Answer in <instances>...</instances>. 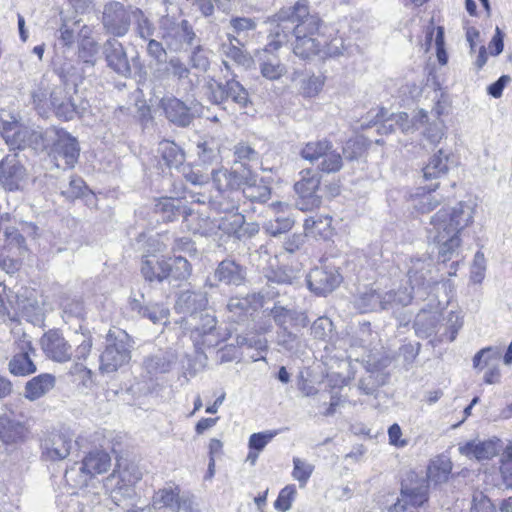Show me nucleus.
<instances>
[{"instance_id": "nucleus-10", "label": "nucleus", "mask_w": 512, "mask_h": 512, "mask_svg": "<svg viewBox=\"0 0 512 512\" xmlns=\"http://www.w3.org/2000/svg\"><path fill=\"white\" fill-rule=\"evenodd\" d=\"M271 34L275 39L265 49L258 52L257 61L261 75L268 80L275 81L287 73L286 65L273 53L287 41V35L278 30H271Z\"/></svg>"}, {"instance_id": "nucleus-23", "label": "nucleus", "mask_w": 512, "mask_h": 512, "mask_svg": "<svg viewBox=\"0 0 512 512\" xmlns=\"http://www.w3.org/2000/svg\"><path fill=\"white\" fill-rule=\"evenodd\" d=\"M103 54L107 66L120 76L131 75V66L122 43L116 39H108L103 46Z\"/></svg>"}, {"instance_id": "nucleus-50", "label": "nucleus", "mask_w": 512, "mask_h": 512, "mask_svg": "<svg viewBox=\"0 0 512 512\" xmlns=\"http://www.w3.org/2000/svg\"><path fill=\"white\" fill-rule=\"evenodd\" d=\"M343 166L341 154L333 147L328 149L318 162V169L325 173H336Z\"/></svg>"}, {"instance_id": "nucleus-17", "label": "nucleus", "mask_w": 512, "mask_h": 512, "mask_svg": "<svg viewBox=\"0 0 512 512\" xmlns=\"http://www.w3.org/2000/svg\"><path fill=\"white\" fill-rule=\"evenodd\" d=\"M162 108L166 117L178 126H188L196 114L202 113V106L194 103L187 106L181 100L174 97L163 98L161 101Z\"/></svg>"}, {"instance_id": "nucleus-15", "label": "nucleus", "mask_w": 512, "mask_h": 512, "mask_svg": "<svg viewBox=\"0 0 512 512\" xmlns=\"http://www.w3.org/2000/svg\"><path fill=\"white\" fill-rule=\"evenodd\" d=\"M428 482L421 480L412 486H403L401 497L391 507L393 512H415L428 501Z\"/></svg>"}, {"instance_id": "nucleus-60", "label": "nucleus", "mask_w": 512, "mask_h": 512, "mask_svg": "<svg viewBox=\"0 0 512 512\" xmlns=\"http://www.w3.org/2000/svg\"><path fill=\"white\" fill-rule=\"evenodd\" d=\"M382 384L383 379L379 374L367 372V374L359 380L358 389L365 395H373Z\"/></svg>"}, {"instance_id": "nucleus-25", "label": "nucleus", "mask_w": 512, "mask_h": 512, "mask_svg": "<svg viewBox=\"0 0 512 512\" xmlns=\"http://www.w3.org/2000/svg\"><path fill=\"white\" fill-rule=\"evenodd\" d=\"M219 204V210L227 213L225 216L218 218V231H222L224 234L232 235L237 238L238 230L241 225L244 224V215L238 212H234L238 209V200L231 198L226 204L221 202Z\"/></svg>"}, {"instance_id": "nucleus-31", "label": "nucleus", "mask_w": 512, "mask_h": 512, "mask_svg": "<svg viewBox=\"0 0 512 512\" xmlns=\"http://www.w3.org/2000/svg\"><path fill=\"white\" fill-rule=\"evenodd\" d=\"M215 278L226 285H241L246 278V269L234 260L225 259L218 264Z\"/></svg>"}, {"instance_id": "nucleus-46", "label": "nucleus", "mask_w": 512, "mask_h": 512, "mask_svg": "<svg viewBox=\"0 0 512 512\" xmlns=\"http://www.w3.org/2000/svg\"><path fill=\"white\" fill-rule=\"evenodd\" d=\"M332 148V142L327 139L310 141L301 149L300 155L303 159L315 163L319 162L323 154Z\"/></svg>"}, {"instance_id": "nucleus-44", "label": "nucleus", "mask_w": 512, "mask_h": 512, "mask_svg": "<svg viewBox=\"0 0 512 512\" xmlns=\"http://www.w3.org/2000/svg\"><path fill=\"white\" fill-rule=\"evenodd\" d=\"M501 350L497 347H486L478 351L473 357V367L481 372L493 364H499Z\"/></svg>"}, {"instance_id": "nucleus-13", "label": "nucleus", "mask_w": 512, "mask_h": 512, "mask_svg": "<svg viewBox=\"0 0 512 512\" xmlns=\"http://www.w3.org/2000/svg\"><path fill=\"white\" fill-rule=\"evenodd\" d=\"M299 195L297 206L300 210H312L321 205V196L318 195L320 188V175L311 170L304 169L300 172V179L294 185Z\"/></svg>"}, {"instance_id": "nucleus-29", "label": "nucleus", "mask_w": 512, "mask_h": 512, "mask_svg": "<svg viewBox=\"0 0 512 512\" xmlns=\"http://www.w3.org/2000/svg\"><path fill=\"white\" fill-rule=\"evenodd\" d=\"M260 304V297L256 294L247 295L246 297H232L227 304L229 319L233 322L242 321L252 315Z\"/></svg>"}, {"instance_id": "nucleus-34", "label": "nucleus", "mask_w": 512, "mask_h": 512, "mask_svg": "<svg viewBox=\"0 0 512 512\" xmlns=\"http://www.w3.org/2000/svg\"><path fill=\"white\" fill-rule=\"evenodd\" d=\"M333 31L334 29L329 26L327 34L321 37L319 52L316 54L318 59L325 60L327 58H336L345 54L347 47L344 44L343 37L339 35L333 36Z\"/></svg>"}, {"instance_id": "nucleus-47", "label": "nucleus", "mask_w": 512, "mask_h": 512, "mask_svg": "<svg viewBox=\"0 0 512 512\" xmlns=\"http://www.w3.org/2000/svg\"><path fill=\"white\" fill-rule=\"evenodd\" d=\"M32 291L25 289L24 293L19 295L17 293L16 309L23 317L32 320L33 317L41 313V308L35 299H32Z\"/></svg>"}, {"instance_id": "nucleus-57", "label": "nucleus", "mask_w": 512, "mask_h": 512, "mask_svg": "<svg viewBox=\"0 0 512 512\" xmlns=\"http://www.w3.org/2000/svg\"><path fill=\"white\" fill-rule=\"evenodd\" d=\"M132 17L136 20L137 35L144 40L151 38L154 34V26L144 13L140 9L135 8Z\"/></svg>"}, {"instance_id": "nucleus-61", "label": "nucleus", "mask_w": 512, "mask_h": 512, "mask_svg": "<svg viewBox=\"0 0 512 512\" xmlns=\"http://www.w3.org/2000/svg\"><path fill=\"white\" fill-rule=\"evenodd\" d=\"M295 495L296 488L293 485H288L284 487L280 491L276 501L274 502L275 509L280 512H287L288 510H290Z\"/></svg>"}, {"instance_id": "nucleus-52", "label": "nucleus", "mask_w": 512, "mask_h": 512, "mask_svg": "<svg viewBox=\"0 0 512 512\" xmlns=\"http://www.w3.org/2000/svg\"><path fill=\"white\" fill-rule=\"evenodd\" d=\"M229 44L222 45L223 53L229 58L233 59L236 63L244 65L248 62V57L242 49L234 44V42L240 46H244L242 39L237 38L235 35L228 33Z\"/></svg>"}, {"instance_id": "nucleus-36", "label": "nucleus", "mask_w": 512, "mask_h": 512, "mask_svg": "<svg viewBox=\"0 0 512 512\" xmlns=\"http://www.w3.org/2000/svg\"><path fill=\"white\" fill-rule=\"evenodd\" d=\"M110 455L103 450H93L82 460V469L93 478L97 474L106 473L112 465Z\"/></svg>"}, {"instance_id": "nucleus-40", "label": "nucleus", "mask_w": 512, "mask_h": 512, "mask_svg": "<svg viewBox=\"0 0 512 512\" xmlns=\"http://www.w3.org/2000/svg\"><path fill=\"white\" fill-rule=\"evenodd\" d=\"M439 314L436 311L421 310L415 318L414 328L421 337H428L436 331L439 322Z\"/></svg>"}, {"instance_id": "nucleus-51", "label": "nucleus", "mask_w": 512, "mask_h": 512, "mask_svg": "<svg viewBox=\"0 0 512 512\" xmlns=\"http://www.w3.org/2000/svg\"><path fill=\"white\" fill-rule=\"evenodd\" d=\"M357 307L362 313L382 310V293L372 289L362 293L357 300Z\"/></svg>"}, {"instance_id": "nucleus-35", "label": "nucleus", "mask_w": 512, "mask_h": 512, "mask_svg": "<svg viewBox=\"0 0 512 512\" xmlns=\"http://www.w3.org/2000/svg\"><path fill=\"white\" fill-rule=\"evenodd\" d=\"M55 386V377L44 373L33 377L25 385L24 397L30 401L38 400Z\"/></svg>"}, {"instance_id": "nucleus-54", "label": "nucleus", "mask_w": 512, "mask_h": 512, "mask_svg": "<svg viewBox=\"0 0 512 512\" xmlns=\"http://www.w3.org/2000/svg\"><path fill=\"white\" fill-rule=\"evenodd\" d=\"M76 465L66 470L65 480L67 484L74 488L86 487L92 478L87 471L82 469V464L79 467H76Z\"/></svg>"}, {"instance_id": "nucleus-30", "label": "nucleus", "mask_w": 512, "mask_h": 512, "mask_svg": "<svg viewBox=\"0 0 512 512\" xmlns=\"http://www.w3.org/2000/svg\"><path fill=\"white\" fill-rule=\"evenodd\" d=\"M183 223L188 231L203 236H215L218 234V218L202 217L200 213L189 210L184 216Z\"/></svg>"}, {"instance_id": "nucleus-6", "label": "nucleus", "mask_w": 512, "mask_h": 512, "mask_svg": "<svg viewBox=\"0 0 512 512\" xmlns=\"http://www.w3.org/2000/svg\"><path fill=\"white\" fill-rule=\"evenodd\" d=\"M46 144L49 157L57 168L71 169L79 158L80 148L76 138L63 129L49 128L46 130Z\"/></svg>"}, {"instance_id": "nucleus-42", "label": "nucleus", "mask_w": 512, "mask_h": 512, "mask_svg": "<svg viewBox=\"0 0 512 512\" xmlns=\"http://www.w3.org/2000/svg\"><path fill=\"white\" fill-rule=\"evenodd\" d=\"M168 279L171 281H185L192 272V267L189 261L182 256H175L168 258Z\"/></svg>"}, {"instance_id": "nucleus-39", "label": "nucleus", "mask_w": 512, "mask_h": 512, "mask_svg": "<svg viewBox=\"0 0 512 512\" xmlns=\"http://www.w3.org/2000/svg\"><path fill=\"white\" fill-rule=\"evenodd\" d=\"M154 210L165 222L174 221L178 216H185L188 213L182 205V200L169 197L158 199L154 205Z\"/></svg>"}, {"instance_id": "nucleus-4", "label": "nucleus", "mask_w": 512, "mask_h": 512, "mask_svg": "<svg viewBox=\"0 0 512 512\" xmlns=\"http://www.w3.org/2000/svg\"><path fill=\"white\" fill-rule=\"evenodd\" d=\"M430 262L420 259L412 261V265L408 270V286L399 287L397 290H389L382 293V310H391L396 313L400 309L411 304L413 293L420 299H425L428 294L430 282L427 281L426 275L429 272Z\"/></svg>"}, {"instance_id": "nucleus-2", "label": "nucleus", "mask_w": 512, "mask_h": 512, "mask_svg": "<svg viewBox=\"0 0 512 512\" xmlns=\"http://www.w3.org/2000/svg\"><path fill=\"white\" fill-rule=\"evenodd\" d=\"M475 206L460 202L454 208H442L430 218L426 227L427 238L436 248L443 262L458 258L462 248V231L474 221Z\"/></svg>"}, {"instance_id": "nucleus-16", "label": "nucleus", "mask_w": 512, "mask_h": 512, "mask_svg": "<svg viewBox=\"0 0 512 512\" xmlns=\"http://www.w3.org/2000/svg\"><path fill=\"white\" fill-rule=\"evenodd\" d=\"M50 103L57 117L69 121L75 116H81L87 109V102L76 103V99L67 96L64 88L57 87L50 94Z\"/></svg>"}, {"instance_id": "nucleus-28", "label": "nucleus", "mask_w": 512, "mask_h": 512, "mask_svg": "<svg viewBox=\"0 0 512 512\" xmlns=\"http://www.w3.org/2000/svg\"><path fill=\"white\" fill-rule=\"evenodd\" d=\"M212 181L219 192H228V201L234 198L235 193L242 186L244 176L243 168L241 170L229 171L227 169H218L212 171Z\"/></svg>"}, {"instance_id": "nucleus-38", "label": "nucleus", "mask_w": 512, "mask_h": 512, "mask_svg": "<svg viewBox=\"0 0 512 512\" xmlns=\"http://www.w3.org/2000/svg\"><path fill=\"white\" fill-rule=\"evenodd\" d=\"M438 183L430 184L427 187H419L417 192L413 196L414 208L420 213H429L435 208H437L441 199L436 195H433L434 192L438 188Z\"/></svg>"}, {"instance_id": "nucleus-55", "label": "nucleus", "mask_w": 512, "mask_h": 512, "mask_svg": "<svg viewBox=\"0 0 512 512\" xmlns=\"http://www.w3.org/2000/svg\"><path fill=\"white\" fill-rule=\"evenodd\" d=\"M325 78L320 75H311L301 80L300 91L305 97H315L322 90Z\"/></svg>"}, {"instance_id": "nucleus-9", "label": "nucleus", "mask_w": 512, "mask_h": 512, "mask_svg": "<svg viewBox=\"0 0 512 512\" xmlns=\"http://www.w3.org/2000/svg\"><path fill=\"white\" fill-rule=\"evenodd\" d=\"M159 33L166 47L174 52L182 50L185 45L192 46L196 38L188 21L177 22L169 16L160 19Z\"/></svg>"}, {"instance_id": "nucleus-49", "label": "nucleus", "mask_w": 512, "mask_h": 512, "mask_svg": "<svg viewBox=\"0 0 512 512\" xmlns=\"http://www.w3.org/2000/svg\"><path fill=\"white\" fill-rule=\"evenodd\" d=\"M452 470V464L447 458H438L428 467L427 477L434 483H442L448 479Z\"/></svg>"}, {"instance_id": "nucleus-64", "label": "nucleus", "mask_w": 512, "mask_h": 512, "mask_svg": "<svg viewBox=\"0 0 512 512\" xmlns=\"http://www.w3.org/2000/svg\"><path fill=\"white\" fill-rule=\"evenodd\" d=\"M471 512H496V508L486 495L477 491L472 497Z\"/></svg>"}, {"instance_id": "nucleus-48", "label": "nucleus", "mask_w": 512, "mask_h": 512, "mask_svg": "<svg viewBox=\"0 0 512 512\" xmlns=\"http://www.w3.org/2000/svg\"><path fill=\"white\" fill-rule=\"evenodd\" d=\"M32 291L25 289L24 293L19 295L17 293L16 309L23 317L32 320L33 317L41 313V308L35 299H32Z\"/></svg>"}, {"instance_id": "nucleus-3", "label": "nucleus", "mask_w": 512, "mask_h": 512, "mask_svg": "<svg viewBox=\"0 0 512 512\" xmlns=\"http://www.w3.org/2000/svg\"><path fill=\"white\" fill-rule=\"evenodd\" d=\"M208 304V300L202 292L183 291L179 294L175 308L180 313H188L189 316L177 321L181 329L191 330V339L198 351L205 348L216 347L221 342V336L216 328V318L202 311Z\"/></svg>"}, {"instance_id": "nucleus-19", "label": "nucleus", "mask_w": 512, "mask_h": 512, "mask_svg": "<svg viewBox=\"0 0 512 512\" xmlns=\"http://www.w3.org/2000/svg\"><path fill=\"white\" fill-rule=\"evenodd\" d=\"M341 281V275L334 268L316 267L307 275L308 288L317 295L332 292Z\"/></svg>"}, {"instance_id": "nucleus-59", "label": "nucleus", "mask_w": 512, "mask_h": 512, "mask_svg": "<svg viewBox=\"0 0 512 512\" xmlns=\"http://www.w3.org/2000/svg\"><path fill=\"white\" fill-rule=\"evenodd\" d=\"M271 315L277 325L286 327V324H290L292 316L294 315V308L290 305H282L279 301L275 303L271 309Z\"/></svg>"}, {"instance_id": "nucleus-21", "label": "nucleus", "mask_w": 512, "mask_h": 512, "mask_svg": "<svg viewBox=\"0 0 512 512\" xmlns=\"http://www.w3.org/2000/svg\"><path fill=\"white\" fill-rule=\"evenodd\" d=\"M41 346L45 355L59 363L67 362L72 357L71 345L57 330H49L41 338Z\"/></svg>"}, {"instance_id": "nucleus-22", "label": "nucleus", "mask_w": 512, "mask_h": 512, "mask_svg": "<svg viewBox=\"0 0 512 512\" xmlns=\"http://www.w3.org/2000/svg\"><path fill=\"white\" fill-rule=\"evenodd\" d=\"M26 178V169L17 159V155H7L0 162V184L9 191L21 188Z\"/></svg>"}, {"instance_id": "nucleus-8", "label": "nucleus", "mask_w": 512, "mask_h": 512, "mask_svg": "<svg viewBox=\"0 0 512 512\" xmlns=\"http://www.w3.org/2000/svg\"><path fill=\"white\" fill-rule=\"evenodd\" d=\"M0 133L11 149L46 150V131L25 126L18 121H3Z\"/></svg>"}, {"instance_id": "nucleus-37", "label": "nucleus", "mask_w": 512, "mask_h": 512, "mask_svg": "<svg viewBox=\"0 0 512 512\" xmlns=\"http://www.w3.org/2000/svg\"><path fill=\"white\" fill-rule=\"evenodd\" d=\"M130 307L132 311L148 318L153 324H165L168 320L169 309L162 304L150 303L143 306L140 301L133 299L130 302Z\"/></svg>"}, {"instance_id": "nucleus-41", "label": "nucleus", "mask_w": 512, "mask_h": 512, "mask_svg": "<svg viewBox=\"0 0 512 512\" xmlns=\"http://www.w3.org/2000/svg\"><path fill=\"white\" fill-rule=\"evenodd\" d=\"M448 171V157L439 150L434 154L428 164L423 168V178L425 180H436L445 175Z\"/></svg>"}, {"instance_id": "nucleus-62", "label": "nucleus", "mask_w": 512, "mask_h": 512, "mask_svg": "<svg viewBox=\"0 0 512 512\" xmlns=\"http://www.w3.org/2000/svg\"><path fill=\"white\" fill-rule=\"evenodd\" d=\"M293 226V220L289 217H277L274 220H269L264 224L265 231L272 235L277 236L290 230Z\"/></svg>"}, {"instance_id": "nucleus-11", "label": "nucleus", "mask_w": 512, "mask_h": 512, "mask_svg": "<svg viewBox=\"0 0 512 512\" xmlns=\"http://www.w3.org/2000/svg\"><path fill=\"white\" fill-rule=\"evenodd\" d=\"M207 96L215 105L220 106L231 101L240 110L251 104L247 89L235 79L227 80L225 83H209Z\"/></svg>"}, {"instance_id": "nucleus-56", "label": "nucleus", "mask_w": 512, "mask_h": 512, "mask_svg": "<svg viewBox=\"0 0 512 512\" xmlns=\"http://www.w3.org/2000/svg\"><path fill=\"white\" fill-rule=\"evenodd\" d=\"M5 236L9 252L15 256L23 255L26 250L24 237L15 228L6 229Z\"/></svg>"}, {"instance_id": "nucleus-33", "label": "nucleus", "mask_w": 512, "mask_h": 512, "mask_svg": "<svg viewBox=\"0 0 512 512\" xmlns=\"http://www.w3.org/2000/svg\"><path fill=\"white\" fill-rule=\"evenodd\" d=\"M459 452L478 461L489 460L498 454L497 441H470L459 447Z\"/></svg>"}, {"instance_id": "nucleus-20", "label": "nucleus", "mask_w": 512, "mask_h": 512, "mask_svg": "<svg viewBox=\"0 0 512 512\" xmlns=\"http://www.w3.org/2000/svg\"><path fill=\"white\" fill-rule=\"evenodd\" d=\"M15 344L18 351L9 361V372L15 376H27L34 373L36 365L31 359V354H34L31 341L24 335Z\"/></svg>"}, {"instance_id": "nucleus-58", "label": "nucleus", "mask_w": 512, "mask_h": 512, "mask_svg": "<svg viewBox=\"0 0 512 512\" xmlns=\"http://www.w3.org/2000/svg\"><path fill=\"white\" fill-rule=\"evenodd\" d=\"M293 465V478L300 483L301 487L305 486L314 471V466L297 457L293 459Z\"/></svg>"}, {"instance_id": "nucleus-63", "label": "nucleus", "mask_w": 512, "mask_h": 512, "mask_svg": "<svg viewBox=\"0 0 512 512\" xmlns=\"http://www.w3.org/2000/svg\"><path fill=\"white\" fill-rule=\"evenodd\" d=\"M277 434V430H268L264 432L253 433L249 437L248 446L250 449L260 452Z\"/></svg>"}, {"instance_id": "nucleus-43", "label": "nucleus", "mask_w": 512, "mask_h": 512, "mask_svg": "<svg viewBox=\"0 0 512 512\" xmlns=\"http://www.w3.org/2000/svg\"><path fill=\"white\" fill-rule=\"evenodd\" d=\"M303 227L306 235L326 238L330 235L331 218L328 216L310 217L304 221Z\"/></svg>"}, {"instance_id": "nucleus-45", "label": "nucleus", "mask_w": 512, "mask_h": 512, "mask_svg": "<svg viewBox=\"0 0 512 512\" xmlns=\"http://www.w3.org/2000/svg\"><path fill=\"white\" fill-rule=\"evenodd\" d=\"M159 152L169 167H179L185 160L184 152L172 141L164 140L159 144Z\"/></svg>"}, {"instance_id": "nucleus-53", "label": "nucleus", "mask_w": 512, "mask_h": 512, "mask_svg": "<svg viewBox=\"0 0 512 512\" xmlns=\"http://www.w3.org/2000/svg\"><path fill=\"white\" fill-rule=\"evenodd\" d=\"M257 27V22L254 18L250 17H232L229 20V28L237 38L241 39L246 37L250 31H254Z\"/></svg>"}, {"instance_id": "nucleus-24", "label": "nucleus", "mask_w": 512, "mask_h": 512, "mask_svg": "<svg viewBox=\"0 0 512 512\" xmlns=\"http://www.w3.org/2000/svg\"><path fill=\"white\" fill-rule=\"evenodd\" d=\"M414 120L418 122L419 125L425 126L422 134L425 140H427L431 145H438L441 140L445 137L446 134V126L442 119H440V112H436V119L430 121V117L428 112L424 109H418L414 111Z\"/></svg>"}, {"instance_id": "nucleus-14", "label": "nucleus", "mask_w": 512, "mask_h": 512, "mask_svg": "<svg viewBox=\"0 0 512 512\" xmlns=\"http://www.w3.org/2000/svg\"><path fill=\"white\" fill-rule=\"evenodd\" d=\"M75 444L74 434L69 429L52 431L42 442V456L47 461H62L70 455Z\"/></svg>"}, {"instance_id": "nucleus-5", "label": "nucleus", "mask_w": 512, "mask_h": 512, "mask_svg": "<svg viewBox=\"0 0 512 512\" xmlns=\"http://www.w3.org/2000/svg\"><path fill=\"white\" fill-rule=\"evenodd\" d=\"M132 340L126 331L110 329L106 335L105 349L100 355L102 373H114L131 360Z\"/></svg>"}, {"instance_id": "nucleus-27", "label": "nucleus", "mask_w": 512, "mask_h": 512, "mask_svg": "<svg viewBox=\"0 0 512 512\" xmlns=\"http://www.w3.org/2000/svg\"><path fill=\"white\" fill-rule=\"evenodd\" d=\"M242 194L251 202L264 203L270 199L271 190L248 168L243 167Z\"/></svg>"}, {"instance_id": "nucleus-26", "label": "nucleus", "mask_w": 512, "mask_h": 512, "mask_svg": "<svg viewBox=\"0 0 512 512\" xmlns=\"http://www.w3.org/2000/svg\"><path fill=\"white\" fill-rule=\"evenodd\" d=\"M26 433L25 424L18 420L12 412L0 415V441L2 443L12 445L22 442Z\"/></svg>"}, {"instance_id": "nucleus-7", "label": "nucleus", "mask_w": 512, "mask_h": 512, "mask_svg": "<svg viewBox=\"0 0 512 512\" xmlns=\"http://www.w3.org/2000/svg\"><path fill=\"white\" fill-rule=\"evenodd\" d=\"M142 475L140 468L130 463L123 469L113 471L104 480V488L116 505H124L136 495L135 485L142 479Z\"/></svg>"}, {"instance_id": "nucleus-32", "label": "nucleus", "mask_w": 512, "mask_h": 512, "mask_svg": "<svg viewBox=\"0 0 512 512\" xmlns=\"http://www.w3.org/2000/svg\"><path fill=\"white\" fill-rule=\"evenodd\" d=\"M168 258L145 255L142 260L141 273L150 282H162L168 279Z\"/></svg>"}, {"instance_id": "nucleus-12", "label": "nucleus", "mask_w": 512, "mask_h": 512, "mask_svg": "<svg viewBox=\"0 0 512 512\" xmlns=\"http://www.w3.org/2000/svg\"><path fill=\"white\" fill-rule=\"evenodd\" d=\"M135 8L125 7L117 1H110L104 5L102 24L105 31L114 37L125 36L131 25V17Z\"/></svg>"}, {"instance_id": "nucleus-18", "label": "nucleus", "mask_w": 512, "mask_h": 512, "mask_svg": "<svg viewBox=\"0 0 512 512\" xmlns=\"http://www.w3.org/2000/svg\"><path fill=\"white\" fill-rule=\"evenodd\" d=\"M154 509L169 508L174 512H192L191 501L180 496L178 486L168 485L156 491L152 498Z\"/></svg>"}, {"instance_id": "nucleus-1", "label": "nucleus", "mask_w": 512, "mask_h": 512, "mask_svg": "<svg viewBox=\"0 0 512 512\" xmlns=\"http://www.w3.org/2000/svg\"><path fill=\"white\" fill-rule=\"evenodd\" d=\"M271 30H278L288 36L293 31L295 41L293 52L302 59H313L319 52V42L324 37L329 25L325 24L318 15L310 14L305 0H299L292 8L280 10L272 19Z\"/></svg>"}]
</instances>
